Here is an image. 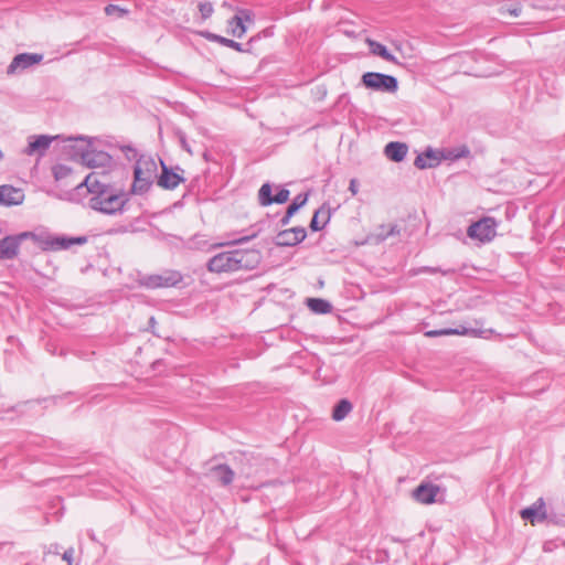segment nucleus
<instances>
[{
    "label": "nucleus",
    "instance_id": "79ce46f5",
    "mask_svg": "<svg viewBox=\"0 0 565 565\" xmlns=\"http://www.w3.org/2000/svg\"><path fill=\"white\" fill-rule=\"evenodd\" d=\"M420 273H430V274H434V273H441L443 275H447L449 273V270H441L439 268H436V267H423L422 269H419Z\"/></svg>",
    "mask_w": 565,
    "mask_h": 565
},
{
    "label": "nucleus",
    "instance_id": "9b49d317",
    "mask_svg": "<svg viewBox=\"0 0 565 565\" xmlns=\"http://www.w3.org/2000/svg\"><path fill=\"white\" fill-rule=\"evenodd\" d=\"M25 199L24 191L21 188L11 184L0 185V205L17 206L21 205Z\"/></svg>",
    "mask_w": 565,
    "mask_h": 565
},
{
    "label": "nucleus",
    "instance_id": "412c9836",
    "mask_svg": "<svg viewBox=\"0 0 565 565\" xmlns=\"http://www.w3.org/2000/svg\"><path fill=\"white\" fill-rule=\"evenodd\" d=\"M87 242L86 236L68 237L64 235H54L52 252L68 249L73 245H84Z\"/></svg>",
    "mask_w": 565,
    "mask_h": 565
},
{
    "label": "nucleus",
    "instance_id": "a18cd8bd",
    "mask_svg": "<svg viewBox=\"0 0 565 565\" xmlns=\"http://www.w3.org/2000/svg\"><path fill=\"white\" fill-rule=\"evenodd\" d=\"M180 141H181L182 148L184 150H186L189 153H191V149H190L189 145L186 143L184 136L180 137Z\"/></svg>",
    "mask_w": 565,
    "mask_h": 565
},
{
    "label": "nucleus",
    "instance_id": "dca6fc26",
    "mask_svg": "<svg viewBox=\"0 0 565 565\" xmlns=\"http://www.w3.org/2000/svg\"><path fill=\"white\" fill-rule=\"evenodd\" d=\"M21 237L33 241L42 250H51L53 247L54 234L46 230H40L34 232H22Z\"/></svg>",
    "mask_w": 565,
    "mask_h": 565
},
{
    "label": "nucleus",
    "instance_id": "c9c22d12",
    "mask_svg": "<svg viewBox=\"0 0 565 565\" xmlns=\"http://www.w3.org/2000/svg\"><path fill=\"white\" fill-rule=\"evenodd\" d=\"M199 11L201 13V17L203 19H207L212 15L213 13V6L211 2H200L199 3Z\"/></svg>",
    "mask_w": 565,
    "mask_h": 565
},
{
    "label": "nucleus",
    "instance_id": "7ed1b4c3",
    "mask_svg": "<svg viewBox=\"0 0 565 565\" xmlns=\"http://www.w3.org/2000/svg\"><path fill=\"white\" fill-rule=\"evenodd\" d=\"M361 82L366 88L375 92L395 93L398 89L397 78L383 73L366 72L362 75Z\"/></svg>",
    "mask_w": 565,
    "mask_h": 565
},
{
    "label": "nucleus",
    "instance_id": "f8f14e48",
    "mask_svg": "<svg viewBox=\"0 0 565 565\" xmlns=\"http://www.w3.org/2000/svg\"><path fill=\"white\" fill-rule=\"evenodd\" d=\"M23 241L24 238L21 237V233L8 235L0 239V259L8 260L15 258Z\"/></svg>",
    "mask_w": 565,
    "mask_h": 565
},
{
    "label": "nucleus",
    "instance_id": "423d86ee",
    "mask_svg": "<svg viewBox=\"0 0 565 565\" xmlns=\"http://www.w3.org/2000/svg\"><path fill=\"white\" fill-rule=\"evenodd\" d=\"M497 226L498 223L493 217L486 216L472 223L467 230V235L472 239L487 243L492 241L497 235Z\"/></svg>",
    "mask_w": 565,
    "mask_h": 565
},
{
    "label": "nucleus",
    "instance_id": "7c9ffc66",
    "mask_svg": "<svg viewBox=\"0 0 565 565\" xmlns=\"http://www.w3.org/2000/svg\"><path fill=\"white\" fill-rule=\"evenodd\" d=\"M425 158L428 161V164H431V168L437 167L440 161L444 159V152L437 151L431 148H427L424 152Z\"/></svg>",
    "mask_w": 565,
    "mask_h": 565
},
{
    "label": "nucleus",
    "instance_id": "f257e3e1",
    "mask_svg": "<svg viewBox=\"0 0 565 565\" xmlns=\"http://www.w3.org/2000/svg\"><path fill=\"white\" fill-rule=\"evenodd\" d=\"M260 253L256 249H233L213 256L206 268L216 274L249 270L260 263Z\"/></svg>",
    "mask_w": 565,
    "mask_h": 565
},
{
    "label": "nucleus",
    "instance_id": "4be33fe9",
    "mask_svg": "<svg viewBox=\"0 0 565 565\" xmlns=\"http://www.w3.org/2000/svg\"><path fill=\"white\" fill-rule=\"evenodd\" d=\"M451 334H457V335H467V334L478 335L479 331H477L475 329H467L465 327H460V328H456V329L448 328V329L431 330V331H427L426 332V335L429 337V338H436V337H440V335H451Z\"/></svg>",
    "mask_w": 565,
    "mask_h": 565
},
{
    "label": "nucleus",
    "instance_id": "393cba45",
    "mask_svg": "<svg viewBox=\"0 0 565 565\" xmlns=\"http://www.w3.org/2000/svg\"><path fill=\"white\" fill-rule=\"evenodd\" d=\"M352 411V404L348 399L339 401L332 411V418L337 422L344 419Z\"/></svg>",
    "mask_w": 565,
    "mask_h": 565
},
{
    "label": "nucleus",
    "instance_id": "c85d7f7f",
    "mask_svg": "<svg viewBox=\"0 0 565 565\" xmlns=\"http://www.w3.org/2000/svg\"><path fill=\"white\" fill-rule=\"evenodd\" d=\"M273 188L270 183H264L258 191V202L262 206H268L274 203Z\"/></svg>",
    "mask_w": 565,
    "mask_h": 565
},
{
    "label": "nucleus",
    "instance_id": "ea45409f",
    "mask_svg": "<svg viewBox=\"0 0 565 565\" xmlns=\"http://www.w3.org/2000/svg\"><path fill=\"white\" fill-rule=\"evenodd\" d=\"M257 236V233H253L250 235H247V236H243V237H239V238H235L233 239L232 242H228V243H222L220 244V246H223V245H226V244H241V243H246L253 238H255Z\"/></svg>",
    "mask_w": 565,
    "mask_h": 565
},
{
    "label": "nucleus",
    "instance_id": "49530a36",
    "mask_svg": "<svg viewBox=\"0 0 565 565\" xmlns=\"http://www.w3.org/2000/svg\"><path fill=\"white\" fill-rule=\"evenodd\" d=\"M128 151L132 152V153H134V156H136V150H135V149H132V148L128 147Z\"/></svg>",
    "mask_w": 565,
    "mask_h": 565
},
{
    "label": "nucleus",
    "instance_id": "bb28decb",
    "mask_svg": "<svg viewBox=\"0 0 565 565\" xmlns=\"http://www.w3.org/2000/svg\"><path fill=\"white\" fill-rule=\"evenodd\" d=\"M369 45L373 54L381 56L385 61L396 63L395 56L388 52L385 45L376 41H369Z\"/></svg>",
    "mask_w": 565,
    "mask_h": 565
},
{
    "label": "nucleus",
    "instance_id": "39448f33",
    "mask_svg": "<svg viewBox=\"0 0 565 565\" xmlns=\"http://www.w3.org/2000/svg\"><path fill=\"white\" fill-rule=\"evenodd\" d=\"M183 281V275L178 270L166 269L159 274L147 275L141 285L149 289L177 287Z\"/></svg>",
    "mask_w": 565,
    "mask_h": 565
},
{
    "label": "nucleus",
    "instance_id": "20e7f679",
    "mask_svg": "<svg viewBox=\"0 0 565 565\" xmlns=\"http://www.w3.org/2000/svg\"><path fill=\"white\" fill-rule=\"evenodd\" d=\"M520 516L524 521H529L532 525L536 523H557V516L555 513L548 512L545 500L543 498H539L531 505L522 509L520 511Z\"/></svg>",
    "mask_w": 565,
    "mask_h": 565
},
{
    "label": "nucleus",
    "instance_id": "4c0bfd02",
    "mask_svg": "<svg viewBox=\"0 0 565 565\" xmlns=\"http://www.w3.org/2000/svg\"><path fill=\"white\" fill-rule=\"evenodd\" d=\"M128 11L125 10V9H121L119 8L118 6H115V4H108L106 8H105V13L107 15H111V14H117L118 17H122L127 13Z\"/></svg>",
    "mask_w": 565,
    "mask_h": 565
},
{
    "label": "nucleus",
    "instance_id": "2eb2a0df",
    "mask_svg": "<svg viewBox=\"0 0 565 565\" xmlns=\"http://www.w3.org/2000/svg\"><path fill=\"white\" fill-rule=\"evenodd\" d=\"M107 173L103 171L102 173L98 172H92L89 173L84 182L83 185H85L89 193L93 195H99V190H110L111 186L107 182Z\"/></svg>",
    "mask_w": 565,
    "mask_h": 565
},
{
    "label": "nucleus",
    "instance_id": "5701e85b",
    "mask_svg": "<svg viewBox=\"0 0 565 565\" xmlns=\"http://www.w3.org/2000/svg\"><path fill=\"white\" fill-rule=\"evenodd\" d=\"M330 218L329 210H324V206H321L317 210L311 218L310 228L313 232L320 231L324 227Z\"/></svg>",
    "mask_w": 565,
    "mask_h": 565
},
{
    "label": "nucleus",
    "instance_id": "e433bc0d",
    "mask_svg": "<svg viewBox=\"0 0 565 565\" xmlns=\"http://www.w3.org/2000/svg\"><path fill=\"white\" fill-rule=\"evenodd\" d=\"M289 190L287 189H279V191L277 192L276 195H274V203H277V204H282V203H286L289 199Z\"/></svg>",
    "mask_w": 565,
    "mask_h": 565
},
{
    "label": "nucleus",
    "instance_id": "a878e982",
    "mask_svg": "<svg viewBox=\"0 0 565 565\" xmlns=\"http://www.w3.org/2000/svg\"><path fill=\"white\" fill-rule=\"evenodd\" d=\"M205 38L210 41L217 42V43H220L226 47L233 49L235 51H238V52L245 51L242 47V44L234 40H231V39L217 35V34L209 33V32L205 34Z\"/></svg>",
    "mask_w": 565,
    "mask_h": 565
},
{
    "label": "nucleus",
    "instance_id": "c03bdc74",
    "mask_svg": "<svg viewBox=\"0 0 565 565\" xmlns=\"http://www.w3.org/2000/svg\"><path fill=\"white\" fill-rule=\"evenodd\" d=\"M291 216H292V215H289V214H288V211H286V214H285V215L282 216V218L280 220L281 225H282V226H286V225L289 223V221H290Z\"/></svg>",
    "mask_w": 565,
    "mask_h": 565
},
{
    "label": "nucleus",
    "instance_id": "9d476101",
    "mask_svg": "<svg viewBox=\"0 0 565 565\" xmlns=\"http://www.w3.org/2000/svg\"><path fill=\"white\" fill-rule=\"evenodd\" d=\"M307 237L305 227L296 226L292 228L280 231L277 236L275 244L277 246H296Z\"/></svg>",
    "mask_w": 565,
    "mask_h": 565
},
{
    "label": "nucleus",
    "instance_id": "f03ea898",
    "mask_svg": "<svg viewBox=\"0 0 565 565\" xmlns=\"http://www.w3.org/2000/svg\"><path fill=\"white\" fill-rule=\"evenodd\" d=\"M128 202V195L124 192L110 190H99V195H93L89 199V206L104 214L114 215L122 211Z\"/></svg>",
    "mask_w": 565,
    "mask_h": 565
},
{
    "label": "nucleus",
    "instance_id": "aec40b11",
    "mask_svg": "<svg viewBox=\"0 0 565 565\" xmlns=\"http://www.w3.org/2000/svg\"><path fill=\"white\" fill-rule=\"evenodd\" d=\"M407 151V145L398 141H391L384 148V154L394 162L403 161Z\"/></svg>",
    "mask_w": 565,
    "mask_h": 565
},
{
    "label": "nucleus",
    "instance_id": "09e8293b",
    "mask_svg": "<svg viewBox=\"0 0 565 565\" xmlns=\"http://www.w3.org/2000/svg\"><path fill=\"white\" fill-rule=\"evenodd\" d=\"M2 157H3V153H2V151L0 150V159H2Z\"/></svg>",
    "mask_w": 565,
    "mask_h": 565
},
{
    "label": "nucleus",
    "instance_id": "b1692460",
    "mask_svg": "<svg viewBox=\"0 0 565 565\" xmlns=\"http://www.w3.org/2000/svg\"><path fill=\"white\" fill-rule=\"evenodd\" d=\"M306 303L308 308L315 313L326 315L332 310L331 303L321 298H308Z\"/></svg>",
    "mask_w": 565,
    "mask_h": 565
},
{
    "label": "nucleus",
    "instance_id": "473e14b6",
    "mask_svg": "<svg viewBox=\"0 0 565 565\" xmlns=\"http://www.w3.org/2000/svg\"><path fill=\"white\" fill-rule=\"evenodd\" d=\"M470 153L467 147H462L460 149H450L446 153L444 152V159L449 160H458L460 158H466Z\"/></svg>",
    "mask_w": 565,
    "mask_h": 565
},
{
    "label": "nucleus",
    "instance_id": "cd10ccee",
    "mask_svg": "<svg viewBox=\"0 0 565 565\" xmlns=\"http://www.w3.org/2000/svg\"><path fill=\"white\" fill-rule=\"evenodd\" d=\"M153 182L149 181L148 179H145L142 177H139L137 174H134V182L131 186V192L134 194H145L149 191Z\"/></svg>",
    "mask_w": 565,
    "mask_h": 565
},
{
    "label": "nucleus",
    "instance_id": "ddd939ff",
    "mask_svg": "<svg viewBox=\"0 0 565 565\" xmlns=\"http://www.w3.org/2000/svg\"><path fill=\"white\" fill-rule=\"evenodd\" d=\"M55 138L56 137L46 135L32 136L29 138L28 146L23 150V153L28 156L38 154L39 157H43Z\"/></svg>",
    "mask_w": 565,
    "mask_h": 565
},
{
    "label": "nucleus",
    "instance_id": "4468645a",
    "mask_svg": "<svg viewBox=\"0 0 565 565\" xmlns=\"http://www.w3.org/2000/svg\"><path fill=\"white\" fill-rule=\"evenodd\" d=\"M157 162L150 156H140V158L136 161L134 174L148 179L153 182L157 177Z\"/></svg>",
    "mask_w": 565,
    "mask_h": 565
},
{
    "label": "nucleus",
    "instance_id": "0eeeda50",
    "mask_svg": "<svg viewBox=\"0 0 565 565\" xmlns=\"http://www.w3.org/2000/svg\"><path fill=\"white\" fill-rule=\"evenodd\" d=\"M161 173L158 175L157 184L166 190H174L180 183L184 182L183 170L180 167L170 168L162 160Z\"/></svg>",
    "mask_w": 565,
    "mask_h": 565
},
{
    "label": "nucleus",
    "instance_id": "37998d69",
    "mask_svg": "<svg viewBox=\"0 0 565 565\" xmlns=\"http://www.w3.org/2000/svg\"><path fill=\"white\" fill-rule=\"evenodd\" d=\"M349 191L352 193V195H355L359 191L358 181L355 179H352L350 181Z\"/></svg>",
    "mask_w": 565,
    "mask_h": 565
},
{
    "label": "nucleus",
    "instance_id": "72a5a7b5",
    "mask_svg": "<svg viewBox=\"0 0 565 565\" xmlns=\"http://www.w3.org/2000/svg\"><path fill=\"white\" fill-rule=\"evenodd\" d=\"M501 14H510L511 17H519L521 13V6L519 3L515 4H503L500 7Z\"/></svg>",
    "mask_w": 565,
    "mask_h": 565
},
{
    "label": "nucleus",
    "instance_id": "f704fd0d",
    "mask_svg": "<svg viewBox=\"0 0 565 565\" xmlns=\"http://www.w3.org/2000/svg\"><path fill=\"white\" fill-rule=\"evenodd\" d=\"M71 172V169L64 164H57L53 168V174L55 180H61L67 177Z\"/></svg>",
    "mask_w": 565,
    "mask_h": 565
},
{
    "label": "nucleus",
    "instance_id": "f3484780",
    "mask_svg": "<svg viewBox=\"0 0 565 565\" xmlns=\"http://www.w3.org/2000/svg\"><path fill=\"white\" fill-rule=\"evenodd\" d=\"M439 487L431 483H420L414 491L413 497L416 501L430 504L436 501L439 492Z\"/></svg>",
    "mask_w": 565,
    "mask_h": 565
},
{
    "label": "nucleus",
    "instance_id": "2f4dec72",
    "mask_svg": "<svg viewBox=\"0 0 565 565\" xmlns=\"http://www.w3.org/2000/svg\"><path fill=\"white\" fill-rule=\"evenodd\" d=\"M308 200V194H298L294 198L291 204L288 206L287 211L289 215H294L300 207H302Z\"/></svg>",
    "mask_w": 565,
    "mask_h": 565
},
{
    "label": "nucleus",
    "instance_id": "a19ab883",
    "mask_svg": "<svg viewBox=\"0 0 565 565\" xmlns=\"http://www.w3.org/2000/svg\"><path fill=\"white\" fill-rule=\"evenodd\" d=\"M73 555H74V548L70 547L68 550H66L63 553L62 558L67 562V565H72Z\"/></svg>",
    "mask_w": 565,
    "mask_h": 565
},
{
    "label": "nucleus",
    "instance_id": "de8ad7c7",
    "mask_svg": "<svg viewBox=\"0 0 565 565\" xmlns=\"http://www.w3.org/2000/svg\"><path fill=\"white\" fill-rule=\"evenodd\" d=\"M88 535H89V537H90L92 540H95V536H94V533H93V532H90Z\"/></svg>",
    "mask_w": 565,
    "mask_h": 565
},
{
    "label": "nucleus",
    "instance_id": "c756f323",
    "mask_svg": "<svg viewBox=\"0 0 565 565\" xmlns=\"http://www.w3.org/2000/svg\"><path fill=\"white\" fill-rule=\"evenodd\" d=\"M228 25L231 28L232 35L236 38H242L246 32V28L243 23V18L241 15H234L230 21Z\"/></svg>",
    "mask_w": 565,
    "mask_h": 565
},
{
    "label": "nucleus",
    "instance_id": "58836bf2",
    "mask_svg": "<svg viewBox=\"0 0 565 565\" xmlns=\"http://www.w3.org/2000/svg\"><path fill=\"white\" fill-rule=\"evenodd\" d=\"M414 166L417 168V169H427V168H431V164H428V161L427 159L425 158L424 153H420L416 157L415 161H414Z\"/></svg>",
    "mask_w": 565,
    "mask_h": 565
},
{
    "label": "nucleus",
    "instance_id": "6e6552de",
    "mask_svg": "<svg viewBox=\"0 0 565 565\" xmlns=\"http://www.w3.org/2000/svg\"><path fill=\"white\" fill-rule=\"evenodd\" d=\"M43 60L42 54L38 53H21L13 57L7 68V74L12 75L25 71L26 68L41 63Z\"/></svg>",
    "mask_w": 565,
    "mask_h": 565
},
{
    "label": "nucleus",
    "instance_id": "1a4fd4ad",
    "mask_svg": "<svg viewBox=\"0 0 565 565\" xmlns=\"http://www.w3.org/2000/svg\"><path fill=\"white\" fill-rule=\"evenodd\" d=\"M82 163L88 168H107L113 163V158L105 151L86 149L81 153Z\"/></svg>",
    "mask_w": 565,
    "mask_h": 565
},
{
    "label": "nucleus",
    "instance_id": "6ab92c4d",
    "mask_svg": "<svg viewBox=\"0 0 565 565\" xmlns=\"http://www.w3.org/2000/svg\"><path fill=\"white\" fill-rule=\"evenodd\" d=\"M399 234L397 225H380L374 232L367 235V242L372 244H380L387 239L390 236Z\"/></svg>",
    "mask_w": 565,
    "mask_h": 565
},
{
    "label": "nucleus",
    "instance_id": "a211bd4d",
    "mask_svg": "<svg viewBox=\"0 0 565 565\" xmlns=\"http://www.w3.org/2000/svg\"><path fill=\"white\" fill-rule=\"evenodd\" d=\"M207 475L225 487L233 482L235 472L227 465L221 463L211 467Z\"/></svg>",
    "mask_w": 565,
    "mask_h": 565
}]
</instances>
